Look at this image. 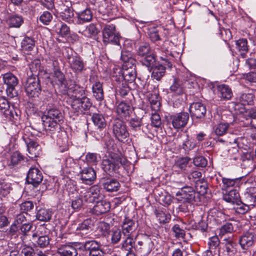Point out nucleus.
Here are the masks:
<instances>
[{"label": "nucleus", "instance_id": "nucleus-31", "mask_svg": "<svg viewBox=\"0 0 256 256\" xmlns=\"http://www.w3.org/2000/svg\"><path fill=\"white\" fill-rule=\"evenodd\" d=\"M34 244L40 248H46L50 244V238L47 235L40 236L38 233L32 234Z\"/></svg>", "mask_w": 256, "mask_h": 256}, {"label": "nucleus", "instance_id": "nucleus-47", "mask_svg": "<svg viewBox=\"0 0 256 256\" xmlns=\"http://www.w3.org/2000/svg\"><path fill=\"white\" fill-rule=\"evenodd\" d=\"M154 214L160 224L168 223L170 220L171 216L170 214H166L162 210L155 209Z\"/></svg>", "mask_w": 256, "mask_h": 256}, {"label": "nucleus", "instance_id": "nucleus-37", "mask_svg": "<svg viewBox=\"0 0 256 256\" xmlns=\"http://www.w3.org/2000/svg\"><path fill=\"white\" fill-rule=\"evenodd\" d=\"M218 96L223 100H229L232 96V92L230 87L226 84H222L217 86Z\"/></svg>", "mask_w": 256, "mask_h": 256}, {"label": "nucleus", "instance_id": "nucleus-27", "mask_svg": "<svg viewBox=\"0 0 256 256\" xmlns=\"http://www.w3.org/2000/svg\"><path fill=\"white\" fill-rule=\"evenodd\" d=\"M92 17L93 14L91 10L88 8H86L76 16V24H82L86 22H90L92 20Z\"/></svg>", "mask_w": 256, "mask_h": 256}, {"label": "nucleus", "instance_id": "nucleus-21", "mask_svg": "<svg viewBox=\"0 0 256 256\" xmlns=\"http://www.w3.org/2000/svg\"><path fill=\"white\" fill-rule=\"evenodd\" d=\"M68 60L70 68L75 72H81L84 70V64L80 56H68Z\"/></svg>", "mask_w": 256, "mask_h": 256}, {"label": "nucleus", "instance_id": "nucleus-33", "mask_svg": "<svg viewBox=\"0 0 256 256\" xmlns=\"http://www.w3.org/2000/svg\"><path fill=\"white\" fill-rule=\"evenodd\" d=\"M93 226L94 224L92 220L87 218L79 224L76 230H80V234L82 236L90 232L92 230Z\"/></svg>", "mask_w": 256, "mask_h": 256}, {"label": "nucleus", "instance_id": "nucleus-64", "mask_svg": "<svg viewBox=\"0 0 256 256\" xmlns=\"http://www.w3.org/2000/svg\"><path fill=\"white\" fill-rule=\"evenodd\" d=\"M24 156L20 152H15L11 156L10 162L14 166L16 165L24 160Z\"/></svg>", "mask_w": 256, "mask_h": 256}, {"label": "nucleus", "instance_id": "nucleus-52", "mask_svg": "<svg viewBox=\"0 0 256 256\" xmlns=\"http://www.w3.org/2000/svg\"><path fill=\"white\" fill-rule=\"evenodd\" d=\"M230 124L228 123H220L214 128V132L217 136H222L228 130Z\"/></svg>", "mask_w": 256, "mask_h": 256}, {"label": "nucleus", "instance_id": "nucleus-1", "mask_svg": "<svg viewBox=\"0 0 256 256\" xmlns=\"http://www.w3.org/2000/svg\"><path fill=\"white\" fill-rule=\"evenodd\" d=\"M44 130L51 135L61 132V124L64 123V112L56 108H47V112L42 118Z\"/></svg>", "mask_w": 256, "mask_h": 256}, {"label": "nucleus", "instance_id": "nucleus-51", "mask_svg": "<svg viewBox=\"0 0 256 256\" xmlns=\"http://www.w3.org/2000/svg\"><path fill=\"white\" fill-rule=\"evenodd\" d=\"M30 69L32 73L30 77L38 76L41 70L40 62L38 60H34L30 65Z\"/></svg>", "mask_w": 256, "mask_h": 256}, {"label": "nucleus", "instance_id": "nucleus-13", "mask_svg": "<svg viewBox=\"0 0 256 256\" xmlns=\"http://www.w3.org/2000/svg\"><path fill=\"white\" fill-rule=\"evenodd\" d=\"M100 184L104 190L110 192L118 191L120 187L118 180L108 176L102 178L100 180Z\"/></svg>", "mask_w": 256, "mask_h": 256}, {"label": "nucleus", "instance_id": "nucleus-40", "mask_svg": "<svg viewBox=\"0 0 256 256\" xmlns=\"http://www.w3.org/2000/svg\"><path fill=\"white\" fill-rule=\"evenodd\" d=\"M238 100L245 106H253L256 101V98L253 94L244 93L240 96Z\"/></svg>", "mask_w": 256, "mask_h": 256}, {"label": "nucleus", "instance_id": "nucleus-41", "mask_svg": "<svg viewBox=\"0 0 256 256\" xmlns=\"http://www.w3.org/2000/svg\"><path fill=\"white\" fill-rule=\"evenodd\" d=\"M54 72V81L58 86L60 88H66V80L64 74L60 70L56 71Z\"/></svg>", "mask_w": 256, "mask_h": 256}, {"label": "nucleus", "instance_id": "nucleus-45", "mask_svg": "<svg viewBox=\"0 0 256 256\" xmlns=\"http://www.w3.org/2000/svg\"><path fill=\"white\" fill-rule=\"evenodd\" d=\"M236 49L240 52L242 58L246 56V53L248 51V41L246 38L240 39L236 42Z\"/></svg>", "mask_w": 256, "mask_h": 256}, {"label": "nucleus", "instance_id": "nucleus-42", "mask_svg": "<svg viewBox=\"0 0 256 256\" xmlns=\"http://www.w3.org/2000/svg\"><path fill=\"white\" fill-rule=\"evenodd\" d=\"M52 212L48 209L40 208L36 213V218L42 222H48L52 219Z\"/></svg>", "mask_w": 256, "mask_h": 256}, {"label": "nucleus", "instance_id": "nucleus-22", "mask_svg": "<svg viewBox=\"0 0 256 256\" xmlns=\"http://www.w3.org/2000/svg\"><path fill=\"white\" fill-rule=\"evenodd\" d=\"M110 208L109 202L106 200H98L96 202L92 209V212L97 216L101 215L108 212Z\"/></svg>", "mask_w": 256, "mask_h": 256}, {"label": "nucleus", "instance_id": "nucleus-34", "mask_svg": "<svg viewBox=\"0 0 256 256\" xmlns=\"http://www.w3.org/2000/svg\"><path fill=\"white\" fill-rule=\"evenodd\" d=\"M136 66L128 67H123L124 70L122 73V76L125 81L132 82L136 76Z\"/></svg>", "mask_w": 256, "mask_h": 256}, {"label": "nucleus", "instance_id": "nucleus-58", "mask_svg": "<svg viewBox=\"0 0 256 256\" xmlns=\"http://www.w3.org/2000/svg\"><path fill=\"white\" fill-rule=\"evenodd\" d=\"M180 204L178 206L179 211L183 213L188 212L192 208L193 204L182 201H178Z\"/></svg>", "mask_w": 256, "mask_h": 256}, {"label": "nucleus", "instance_id": "nucleus-2", "mask_svg": "<svg viewBox=\"0 0 256 256\" xmlns=\"http://www.w3.org/2000/svg\"><path fill=\"white\" fill-rule=\"evenodd\" d=\"M136 54L138 58H142V64L146 66H152L156 62V56L148 42L141 43L136 48Z\"/></svg>", "mask_w": 256, "mask_h": 256}, {"label": "nucleus", "instance_id": "nucleus-19", "mask_svg": "<svg viewBox=\"0 0 256 256\" xmlns=\"http://www.w3.org/2000/svg\"><path fill=\"white\" fill-rule=\"evenodd\" d=\"M256 242L254 233L248 231L242 235L239 239V243L243 250H247Z\"/></svg>", "mask_w": 256, "mask_h": 256}, {"label": "nucleus", "instance_id": "nucleus-11", "mask_svg": "<svg viewBox=\"0 0 256 256\" xmlns=\"http://www.w3.org/2000/svg\"><path fill=\"white\" fill-rule=\"evenodd\" d=\"M71 106L74 110L78 112H84V111H88L87 113L89 115L92 114V110H90V108L94 109V107L92 106V103L87 96L79 98V100H72Z\"/></svg>", "mask_w": 256, "mask_h": 256}, {"label": "nucleus", "instance_id": "nucleus-4", "mask_svg": "<svg viewBox=\"0 0 256 256\" xmlns=\"http://www.w3.org/2000/svg\"><path fill=\"white\" fill-rule=\"evenodd\" d=\"M178 201L186 202L192 203L200 202V194L195 191L193 188L186 186L182 188L180 191L176 194Z\"/></svg>", "mask_w": 256, "mask_h": 256}, {"label": "nucleus", "instance_id": "nucleus-12", "mask_svg": "<svg viewBox=\"0 0 256 256\" xmlns=\"http://www.w3.org/2000/svg\"><path fill=\"white\" fill-rule=\"evenodd\" d=\"M81 244V242H68L60 245L57 252L60 256H77L78 252L76 248Z\"/></svg>", "mask_w": 256, "mask_h": 256}, {"label": "nucleus", "instance_id": "nucleus-26", "mask_svg": "<svg viewBox=\"0 0 256 256\" xmlns=\"http://www.w3.org/2000/svg\"><path fill=\"white\" fill-rule=\"evenodd\" d=\"M101 244L96 240H88L81 243L79 249L88 252V254L102 247Z\"/></svg>", "mask_w": 256, "mask_h": 256}, {"label": "nucleus", "instance_id": "nucleus-18", "mask_svg": "<svg viewBox=\"0 0 256 256\" xmlns=\"http://www.w3.org/2000/svg\"><path fill=\"white\" fill-rule=\"evenodd\" d=\"M80 179L86 184H92L96 180V174L94 170L91 168H84L80 173Z\"/></svg>", "mask_w": 256, "mask_h": 256}, {"label": "nucleus", "instance_id": "nucleus-56", "mask_svg": "<svg viewBox=\"0 0 256 256\" xmlns=\"http://www.w3.org/2000/svg\"><path fill=\"white\" fill-rule=\"evenodd\" d=\"M84 33L82 34L86 36L90 37L92 36H96L98 33V30L95 24H91L86 26Z\"/></svg>", "mask_w": 256, "mask_h": 256}, {"label": "nucleus", "instance_id": "nucleus-50", "mask_svg": "<svg viewBox=\"0 0 256 256\" xmlns=\"http://www.w3.org/2000/svg\"><path fill=\"white\" fill-rule=\"evenodd\" d=\"M72 100H79L86 97V95L85 90L83 88L78 86H76L73 90V94H72Z\"/></svg>", "mask_w": 256, "mask_h": 256}, {"label": "nucleus", "instance_id": "nucleus-60", "mask_svg": "<svg viewBox=\"0 0 256 256\" xmlns=\"http://www.w3.org/2000/svg\"><path fill=\"white\" fill-rule=\"evenodd\" d=\"M48 64L52 67L53 72H54L60 70L62 62L57 58L52 57L50 58Z\"/></svg>", "mask_w": 256, "mask_h": 256}, {"label": "nucleus", "instance_id": "nucleus-8", "mask_svg": "<svg viewBox=\"0 0 256 256\" xmlns=\"http://www.w3.org/2000/svg\"><path fill=\"white\" fill-rule=\"evenodd\" d=\"M24 88L26 92L29 97L38 96L42 90L38 76H29L24 85Z\"/></svg>", "mask_w": 256, "mask_h": 256}, {"label": "nucleus", "instance_id": "nucleus-48", "mask_svg": "<svg viewBox=\"0 0 256 256\" xmlns=\"http://www.w3.org/2000/svg\"><path fill=\"white\" fill-rule=\"evenodd\" d=\"M126 236L127 238L122 244V249L128 252H132V249L134 250L136 243L130 236Z\"/></svg>", "mask_w": 256, "mask_h": 256}, {"label": "nucleus", "instance_id": "nucleus-9", "mask_svg": "<svg viewBox=\"0 0 256 256\" xmlns=\"http://www.w3.org/2000/svg\"><path fill=\"white\" fill-rule=\"evenodd\" d=\"M4 84L7 86L6 92L10 98H13L18 96V90L16 86L18 85V80L17 78L12 73H6L3 74Z\"/></svg>", "mask_w": 256, "mask_h": 256}, {"label": "nucleus", "instance_id": "nucleus-5", "mask_svg": "<svg viewBox=\"0 0 256 256\" xmlns=\"http://www.w3.org/2000/svg\"><path fill=\"white\" fill-rule=\"evenodd\" d=\"M113 134L118 141L124 142L128 140L129 133L126 123L120 119L114 120L112 124Z\"/></svg>", "mask_w": 256, "mask_h": 256}, {"label": "nucleus", "instance_id": "nucleus-61", "mask_svg": "<svg viewBox=\"0 0 256 256\" xmlns=\"http://www.w3.org/2000/svg\"><path fill=\"white\" fill-rule=\"evenodd\" d=\"M234 231V226L232 223L226 222L220 229V236H224L228 233H232Z\"/></svg>", "mask_w": 256, "mask_h": 256}, {"label": "nucleus", "instance_id": "nucleus-54", "mask_svg": "<svg viewBox=\"0 0 256 256\" xmlns=\"http://www.w3.org/2000/svg\"><path fill=\"white\" fill-rule=\"evenodd\" d=\"M129 124L132 130L135 131L140 130L142 126V119L137 117L132 118Z\"/></svg>", "mask_w": 256, "mask_h": 256}, {"label": "nucleus", "instance_id": "nucleus-6", "mask_svg": "<svg viewBox=\"0 0 256 256\" xmlns=\"http://www.w3.org/2000/svg\"><path fill=\"white\" fill-rule=\"evenodd\" d=\"M126 160L124 158L116 156L111 159L104 160L102 162V168L109 176H114V174L118 169L120 164H125Z\"/></svg>", "mask_w": 256, "mask_h": 256}, {"label": "nucleus", "instance_id": "nucleus-32", "mask_svg": "<svg viewBox=\"0 0 256 256\" xmlns=\"http://www.w3.org/2000/svg\"><path fill=\"white\" fill-rule=\"evenodd\" d=\"M156 62L152 66H147L150 68L152 70V77L157 80H160L164 75L166 72V66L162 64L156 65Z\"/></svg>", "mask_w": 256, "mask_h": 256}, {"label": "nucleus", "instance_id": "nucleus-55", "mask_svg": "<svg viewBox=\"0 0 256 256\" xmlns=\"http://www.w3.org/2000/svg\"><path fill=\"white\" fill-rule=\"evenodd\" d=\"M20 254L24 256H41L40 252H34L31 246H24L22 249Z\"/></svg>", "mask_w": 256, "mask_h": 256}, {"label": "nucleus", "instance_id": "nucleus-14", "mask_svg": "<svg viewBox=\"0 0 256 256\" xmlns=\"http://www.w3.org/2000/svg\"><path fill=\"white\" fill-rule=\"evenodd\" d=\"M101 190L102 188L98 185L92 186L86 192L84 196V200L90 203L97 202L102 196Z\"/></svg>", "mask_w": 256, "mask_h": 256}, {"label": "nucleus", "instance_id": "nucleus-62", "mask_svg": "<svg viewBox=\"0 0 256 256\" xmlns=\"http://www.w3.org/2000/svg\"><path fill=\"white\" fill-rule=\"evenodd\" d=\"M229 145L228 149V152L230 155L234 154V156L233 157V159L236 160L239 155L238 144L234 142L233 143H230Z\"/></svg>", "mask_w": 256, "mask_h": 256}, {"label": "nucleus", "instance_id": "nucleus-44", "mask_svg": "<svg viewBox=\"0 0 256 256\" xmlns=\"http://www.w3.org/2000/svg\"><path fill=\"white\" fill-rule=\"evenodd\" d=\"M7 22L10 27L18 28L24 22V18L18 14L12 15L8 18Z\"/></svg>", "mask_w": 256, "mask_h": 256}, {"label": "nucleus", "instance_id": "nucleus-3", "mask_svg": "<svg viewBox=\"0 0 256 256\" xmlns=\"http://www.w3.org/2000/svg\"><path fill=\"white\" fill-rule=\"evenodd\" d=\"M136 242L134 246L135 252L139 256L148 255L154 245L150 236L144 235L141 238H136Z\"/></svg>", "mask_w": 256, "mask_h": 256}, {"label": "nucleus", "instance_id": "nucleus-39", "mask_svg": "<svg viewBox=\"0 0 256 256\" xmlns=\"http://www.w3.org/2000/svg\"><path fill=\"white\" fill-rule=\"evenodd\" d=\"M121 59L124 62L123 67H130L136 66V60L132 56V54L128 51H122Z\"/></svg>", "mask_w": 256, "mask_h": 256}, {"label": "nucleus", "instance_id": "nucleus-7", "mask_svg": "<svg viewBox=\"0 0 256 256\" xmlns=\"http://www.w3.org/2000/svg\"><path fill=\"white\" fill-rule=\"evenodd\" d=\"M116 27L114 24L105 26L102 30L103 42L105 44L112 43L118 46L120 45V36L116 32Z\"/></svg>", "mask_w": 256, "mask_h": 256}, {"label": "nucleus", "instance_id": "nucleus-10", "mask_svg": "<svg viewBox=\"0 0 256 256\" xmlns=\"http://www.w3.org/2000/svg\"><path fill=\"white\" fill-rule=\"evenodd\" d=\"M43 180V175L41 171L38 168H30L28 172L26 180L28 184H32L34 186L36 187L40 184L42 186V192L46 189V186L44 184H40Z\"/></svg>", "mask_w": 256, "mask_h": 256}, {"label": "nucleus", "instance_id": "nucleus-49", "mask_svg": "<svg viewBox=\"0 0 256 256\" xmlns=\"http://www.w3.org/2000/svg\"><path fill=\"white\" fill-rule=\"evenodd\" d=\"M34 46V41L29 37H25L22 42V48L25 52L31 51Z\"/></svg>", "mask_w": 256, "mask_h": 256}, {"label": "nucleus", "instance_id": "nucleus-17", "mask_svg": "<svg viewBox=\"0 0 256 256\" xmlns=\"http://www.w3.org/2000/svg\"><path fill=\"white\" fill-rule=\"evenodd\" d=\"M242 178H222V183L220 184L222 190L224 192H228L230 190V188H238L242 184Z\"/></svg>", "mask_w": 256, "mask_h": 256}, {"label": "nucleus", "instance_id": "nucleus-53", "mask_svg": "<svg viewBox=\"0 0 256 256\" xmlns=\"http://www.w3.org/2000/svg\"><path fill=\"white\" fill-rule=\"evenodd\" d=\"M226 251L228 253L234 252V249L236 246V242L234 241L233 237H229L224 238Z\"/></svg>", "mask_w": 256, "mask_h": 256}, {"label": "nucleus", "instance_id": "nucleus-36", "mask_svg": "<svg viewBox=\"0 0 256 256\" xmlns=\"http://www.w3.org/2000/svg\"><path fill=\"white\" fill-rule=\"evenodd\" d=\"M230 106L235 110L236 114H243V118L246 120V118H248V116L246 114L248 112H252V109L250 110H246L245 107V105L242 104V102L238 100V102H232L230 103Z\"/></svg>", "mask_w": 256, "mask_h": 256}, {"label": "nucleus", "instance_id": "nucleus-46", "mask_svg": "<svg viewBox=\"0 0 256 256\" xmlns=\"http://www.w3.org/2000/svg\"><path fill=\"white\" fill-rule=\"evenodd\" d=\"M94 96L98 100L104 99V91L102 84L100 82H96L92 88Z\"/></svg>", "mask_w": 256, "mask_h": 256}, {"label": "nucleus", "instance_id": "nucleus-28", "mask_svg": "<svg viewBox=\"0 0 256 256\" xmlns=\"http://www.w3.org/2000/svg\"><path fill=\"white\" fill-rule=\"evenodd\" d=\"M240 196L238 188H232L223 194V198L226 202L232 204H238L240 202Z\"/></svg>", "mask_w": 256, "mask_h": 256}, {"label": "nucleus", "instance_id": "nucleus-43", "mask_svg": "<svg viewBox=\"0 0 256 256\" xmlns=\"http://www.w3.org/2000/svg\"><path fill=\"white\" fill-rule=\"evenodd\" d=\"M148 97L152 110L154 112L158 111L160 108V105L158 94L150 93L148 94Z\"/></svg>", "mask_w": 256, "mask_h": 256}, {"label": "nucleus", "instance_id": "nucleus-23", "mask_svg": "<svg viewBox=\"0 0 256 256\" xmlns=\"http://www.w3.org/2000/svg\"><path fill=\"white\" fill-rule=\"evenodd\" d=\"M53 138H57V142L59 145L60 151L64 152L68 150V138L66 132L64 130L55 134V135H51Z\"/></svg>", "mask_w": 256, "mask_h": 256}, {"label": "nucleus", "instance_id": "nucleus-35", "mask_svg": "<svg viewBox=\"0 0 256 256\" xmlns=\"http://www.w3.org/2000/svg\"><path fill=\"white\" fill-rule=\"evenodd\" d=\"M92 120L95 126L100 129H102L106 126V122L102 114L99 112H92Z\"/></svg>", "mask_w": 256, "mask_h": 256}, {"label": "nucleus", "instance_id": "nucleus-24", "mask_svg": "<svg viewBox=\"0 0 256 256\" xmlns=\"http://www.w3.org/2000/svg\"><path fill=\"white\" fill-rule=\"evenodd\" d=\"M137 224L133 220L126 218L122 226V232L124 236H130L137 228Z\"/></svg>", "mask_w": 256, "mask_h": 256}, {"label": "nucleus", "instance_id": "nucleus-30", "mask_svg": "<svg viewBox=\"0 0 256 256\" xmlns=\"http://www.w3.org/2000/svg\"><path fill=\"white\" fill-rule=\"evenodd\" d=\"M74 16V14L70 6H66L64 4L60 6V17L62 20L70 23L72 22V18Z\"/></svg>", "mask_w": 256, "mask_h": 256}, {"label": "nucleus", "instance_id": "nucleus-20", "mask_svg": "<svg viewBox=\"0 0 256 256\" xmlns=\"http://www.w3.org/2000/svg\"><path fill=\"white\" fill-rule=\"evenodd\" d=\"M190 112L192 117L196 118H203L206 113V108L205 106L200 102H194L190 106Z\"/></svg>", "mask_w": 256, "mask_h": 256}, {"label": "nucleus", "instance_id": "nucleus-57", "mask_svg": "<svg viewBox=\"0 0 256 256\" xmlns=\"http://www.w3.org/2000/svg\"><path fill=\"white\" fill-rule=\"evenodd\" d=\"M193 163L197 167L204 168L208 164V161L204 156H199L194 158Z\"/></svg>", "mask_w": 256, "mask_h": 256}, {"label": "nucleus", "instance_id": "nucleus-63", "mask_svg": "<svg viewBox=\"0 0 256 256\" xmlns=\"http://www.w3.org/2000/svg\"><path fill=\"white\" fill-rule=\"evenodd\" d=\"M34 207L33 202L31 201H26L20 205V210L22 212L28 214V212L32 210Z\"/></svg>", "mask_w": 256, "mask_h": 256}, {"label": "nucleus", "instance_id": "nucleus-59", "mask_svg": "<svg viewBox=\"0 0 256 256\" xmlns=\"http://www.w3.org/2000/svg\"><path fill=\"white\" fill-rule=\"evenodd\" d=\"M246 116V125H250L252 127L256 128V111H252V112H248Z\"/></svg>", "mask_w": 256, "mask_h": 256}, {"label": "nucleus", "instance_id": "nucleus-29", "mask_svg": "<svg viewBox=\"0 0 256 256\" xmlns=\"http://www.w3.org/2000/svg\"><path fill=\"white\" fill-rule=\"evenodd\" d=\"M184 82L180 78H174L172 84L170 86V90L177 95H182L185 92L186 88Z\"/></svg>", "mask_w": 256, "mask_h": 256}, {"label": "nucleus", "instance_id": "nucleus-38", "mask_svg": "<svg viewBox=\"0 0 256 256\" xmlns=\"http://www.w3.org/2000/svg\"><path fill=\"white\" fill-rule=\"evenodd\" d=\"M245 201L250 205L256 204V186H252L246 189L244 193Z\"/></svg>", "mask_w": 256, "mask_h": 256}, {"label": "nucleus", "instance_id": "nucleus-15", "mask_svg": "<svg viewBox=\"0 0 256 256\" xmlns=\"http://www.w3.org/2000/svg\"><path fill=\"white\" fill-rule=\"evenodd\" d=\"M189 119L188 112H180L170 116V120L174 128L179 129L186 126Z\"/></svg>", "mask_w": 256, "mask_h": 256}, {"label": "nucleus", "instance_id": "nucleus-16", "mask_svg": "<svg viewBox=\"0 0 256 256\" xmlns=\"http://www.w3.org/2000/svg\"><path fill=\"white\" fill-rule=\"evenodd\" d=\"M23 138L27 146L28 157L32 159L38 156L40 148L38 142L28 136H24Z\"/></svg>", "mask_w": 256, "mask_h": 256}, {"label": "nucleus", "instance_id": "nucleus-25", "mask_svg": "<svg viewBox=\"0 0 256 256\" xmlns=\"http://www.w3.org/2000/svg\"><path fill=\"white\" fill-rule=\"evenodd\" d=\"M131 106L128 104L121 102L117 106L116 112L122 118L128 120L132 113Z\"/></svg>", "mask_w": 256, "mask_h": 256}]
</instances>
